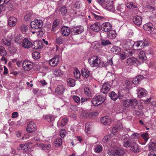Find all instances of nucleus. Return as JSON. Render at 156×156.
<instances>
[{"mask_svg": "<svg viewBox=\"0 0 156 156\" xmlns=\"http://www.w3.org/2000/svg\"><path fill=\"white\" fill-rule=\"evenodd\" d=\"M105 100V98L101 95H98L93 98L91 102L94 106H98L103 103Z\"/></svg>", "mask_w": 156, "mask_h": 156, "instance_id": "f257e3e1", "label": "nucleus"}, {"mask_svg": "<svg viewBox=\"0 0 156 156\" xmlns=\"http://www.w3.org/2000/svg\"><path fill=\"white\" fill-rule=\"evenodd\" d=\"M108 154L111 156H122L125 154L124 151L121 147H118L114 151L108 150Z\"/></svg>", "mask_w": 156, "mask_h": 156, "instance_id": "f03ea898", "label": "nucleus"}, {"mask_svg": "<svg viewBox=\"0 0 156 156\" xmlns=\"http://www.w3.org/2000/svg\"><path fill=\"white\" fill-rule=\"evenodd\" d=\"M88 62L92 67H98L101 63V60L97 56L91 57L88 59Z\"/></svg>", "mask_w": 156, "mask_h": 156, "instance_id": "7ed1b4c3", "label": "nucleus"}, {"mask_svg": "<svg viewBox=\"0 0 156 156\" xmlns=\"http://www.w3.org/2000/svg\"><path fill=\"white\" fill-rule=\"evenodd\" d=\"M43 25V22L40 20H36L31 22L30 26L32 29H40Z\"/></svg>", "mask_w": 156, "mask_h": 156, "instance_id": "20e7f679", "label": "nucleus"}, {"mask_svg": "<svg viewBox=\"0 0 156 156\" xmlns=\"http://www.w3.org/2000/svg\"><path fill=\"white\" fill-rule=\"evenodd\" d=\"M137 104V100L135 99H131L125 100L123 105L125 107H128L130 106H135Z\"/></svg>", "mask_w": 156, "mask_h": 156, "instance_id": "39448f33", "label": "nucleus"}, {"mask_svg": "<svg viewBox=\"0 0 156 156\" xmlns=\"http://www.w3.org/2000/svg\"><path fill=\"white\" fill-rule=\"evenodd\" d=\"M22 66L24 69L27 71L30 70L33 67V63L28 61H24L22 64Z\"/></svg>", "mask_w": 156, "mask_h": 156, "instance_id": "423d86ee", "label": "nucleus"}, {"mask_svg": "<svg viewBox=\"0 0 156 156\" xmlns=\"http://www.w3.org/2000/svg\"><path fill=\"white\" fill-rule=\"evenodd\" d=\"M37 130L36 124L33 122H30L27 127V130L28 133L35 132Z\"/></svg>", "mask_w": 156, "mask_h": 156, "instance_id": "0eeeda50", "label": "nucleus"}, {"mask_svg": "<svg viewBox=\"0 0 156 156\" xmlns=\"http://www.w3.org/2000/svg\"><path fill=\"white\" fill-rule=\"evenodd\" d=\"M137 92L138 97L139 98H141L145 97L147 95V92L144 88L138 87L136 89Z\"/></svg>", "mask_w": 156, "mask_h": 156, "instance_id": "6e6552de", "label": "nucleus"}, {"mask_svg": "<svg viewBox=\"0 0 156 156\" xmlns=\"http://www.w3.org/2000/svg\"><path fill=\"white\" fill-rule=\"evenodd\" d=\"M112 25L109 22H106L104 23L101 27L102 30L106 32H108L110 30H112Z\"/></svg>", "mask_w": 156, "mask_h": 156, "instance_id": "1a4fd4ad", "label": "nucleus"}, {"mask_svg": "<svg viewBox=\"0 0 156 156\" xmlns=\"http://www.w3.org/2000/svg\"><path fill=\"white\" fill-rule=\"evenodd\" d=\"M110 88V84L109 83H105L102 85L101 91L103 93L106 94L109 91Z\"/></svg>", "mask_w": 156, "mask_h": 156, "instance_id": "9d476101", "label": "nucleus"}, {"mask_svg": "<svg viewBox=\"0 0 156 156\" xmlns=\"http://www.w3.org/2000/svg\"><path fill=\"white\" fill-rule=\"evenodd\" d=\"M70 29L69 27L66 26H64L62 27L61 32L62 35L67 37L70 34Z\"/></svg>", "mask_w": 156, "mask_h": 156, "instance_id": "9b49d317", "label": "nucleus"}, {"mask_svg": "<svg viewBox=\"0 0 156 156\" xmlns=\"http://www.w3.org/2000/svg\"><path fill=\"white\" fill-rule=\"evenodd\" d=\"M59 61V57L56 55L54 58L49 60V64L52 67H55L57 66Z\"/></svg>", "mask_w": 156, "mask_h": 156, "instance_id": "f8f14e48", "label": "nucleus"}, {"mask_svg": "<svg viewBox=\"0 0 156 156\" xmlns=\"http://www.w3.org/2000/svg\"><path fill=\"white\" fill-rule=\"evenodd\" d=\"M43 45L41 41L37 40L34 41L31 47L33 49H39L42 48Z\"/></svg>", "mask_w": 156, "mask_h": 156, "instance_id": "ddd939ff", "label": "nucleus"}, {"mask_svg": "<svg viewBox=\"0 0 156 156\" xmlns=\"http://www.w3.org/2000/svg\"><path fill=\"white\" fill-rule=\"evenodd\" d=\"M133 21L136 25L139 26L141 24L142 18L140 16H136L133 17Z\"/></svg>", "mask_w": 156, "mask_h": 156, "instance_id": "4468645a", "label": "nucleus"}, {"mask_svg": "<svg viewBox=\"0 0 156 156\" xmlns=\"http://www.w3.org/2000/svg\"><path fill=\"white\" fill-rule=\"evenodd\" d=\"M101 123L105 125L110 126L111 124V120L109 117L105 116L101 118Z\"/></svg>", "mask_w": 156, "mask_h": 156, "instance_id": "2eb2a0df", "label": "nucleus"}, {"mask_svg": "<svg viewBox=\"0 0 156 156\" xmlns=\"http://www.w3.org/2000/svg\"><path fill=\"white\" fill-rule=\"evenodd\" d=\"M131 150L134 153H137L139 152L138 144L135 142H133L130 146Z\"/></svg>", "mask_w": 156, "mask_h": 156, "instance_id": "dca6fc26", "label": "nucleus"}, {"mask_svg": "<svg viewBox=\"0 0 156 156\" xmlns=\"http://www.w3.org/2000/svg\"><path fill=\"white\" fill-rule=\"evenodd\" d=\"M32 43L29 41L27 38H25L23 39L22 46L25 48H28L31 47Z\"/></svg>", "mask_w": 156, "mask_h": 156, "instance_id": "f3484780", "label": "nucleus"}, {"mask_svg": "<svg viewBox=\"0 0 156 156\" xmlns=\"http://www.w3.org/2000/svg\"><path fill=\"white\" fill-rule=\"evenodd\" d=\"M107 32V37L108 38L113 39L116 37L117 34L116 31L114 30H111Z\"/></svg>", "mask_w": 156, "mask_h": 156, "instance_id": "a211bd4d", "label": "nucleus"}, {"mask_svg": "<svg viewBox=\"0 0 156 156\" xmlns=\"http://www.w3.org/2000/svg\"><path fill=\"white\" fill-rule=\"evenodd\" d=\"M65 90V88L62 85H59L55 89V93L59 95L62 94Z\"/></svg>", "mask_w": 156, "mask_h": 156, "instance_id": "6ab92c4d", "label": "nucleus"}, {"mask_svg": "<svg viewBox=\"0 0 156 156\" xmlns=\"http://www.w3.org/2000/svg\"><path fill=\"white\" fill-rule=\"evenodd\" d=\"M90 28L92 30L98 32L100 30V23L98 22L95 23L94 24L91 25Z\"/></svg>", "mask_w": 156, "mask_h": 156, "instance_id": "aec40b11", "label": "nucleus"}, {"mask_svg": "<svg viewBox=\"0 0 156 156\" xmlns=\"http://www.w3.org/2000/svg\"><path fill=\"white\" fill-rule=\"evenodd\" d=\"M17 19L13 17H10L8 20V24L10 26L13 27L16 24Z\"/></svg>", "mask_w": 156, "mask_h": 156, "instance_id": "412c9836", "label": "nucleus"}, {"mask_svg": "<svg viewBox=\"0 0 156 156\" xmlns=\"http://www.w3.org/2000/svg\"><path fill=\"white\" fill-rule=\"evenodd\" d=\"M138 62L137 59L135 58H129L126 60V63L128 65H134Z\"/></svg>", "mask_w": 156, "mask_h": 156, "instance_id": "4be33fe9", "label": "nucleus"}, {"mask_svg": "<svg viewBox=\"0 0 156 156\" xmlns=\"http://www.w3.org/2000/svg\"><path fill=\"white\" fill-rule=\"evenodd\" d=\"M73 28L74 33L76 34H80L83 31V27L82 26H74Z\"/></svg>", "mask_w": 156, "mask_h": 156, "instance_id": "5701e85b", "label": "nucleus"}, {"mask_svg": "<svg viewBox=\"0 0 156 156\" xmlns=\"http://www.w3.org/2000/svg\"><path fill=\"white\" fill-rule=\"evenodd\" d=\"M131 140L129 138L126 137L124 139L123 145L126 147H128L130 146L131 144Z\"/></svg>", "mask_w": 156, "mask_h": 156, "instance_id": "b1692460", "label": "nucleus"}, {"mask_svg": "<svg viewBox=\"0 0 156 156\" xmlns=\"http://www.w3.org/2000/svg\"><path fill=\"white\" fill-rule=\"evenodd\" d=\"M82 75L86 78L88 77L90 75V71L87 69H84L81 70Z\"/></svg>", "mask_w": 156, "mask_h": 156, "instance_id": "393cba45", "label": "nucleus"}, {"mask_svg": "<svg viewBox=\"0 0 156 156\" xmlns=\"http://www.w3.org/2000/svg\"><path fill=\"white\" fill-rule=\"evenodd\" d=\"M153 26L152 23L149 22L147 23L143 26V28L146 31H149L151 30L153 27Z\"/></svg>", "mask_w": 156, "mask_h": 156, "instance_id": "a878e982", "label": "nucleus"}, {"mask_svg": "<svg viewBox=\"0 0 156 156\" xmlns=\"http://www.w3.org/2000/svg\"><path fill=\"white\" fill-rule=\"evenodd\" d=\"M143 78L142 75H140L137 76L135 77L133 80V83L134 84H136L139 83V82Z\"/></svg>", "mask_w": 156, "mask_h": 156, "instance_id": "bb28decb", "label": "nucleus"}, {"mask_svg": "<svg viewBox=\"0 0 156 156\" xmlns=\"http://www.w3.org/2000/svg\"><path fill=\"white\" fill-rule=\"evenodd\" d=\"M106 2V3L104 4L103 7H105V9L108 10H112L113 9V5L112 2L110 3L109 2Z\"/></svg>", "mask_w": 156, "mask_h": 156, "instance_id": "cd10ccee", "label": "nucleus"}, {"mask_svg": "<svg viewBox=\"0 0 156 156\" xmlns=\"http://www.w3.org/2000/svg\"><path fill=\"white\" fill-rule=\"evenodd\" d=\"M43 118L49 122L53 121L55 120L54 117L50 115H44L43 116Z\"/></svg>", "mask_w": 156, "mask_h": 156, "instance_id": "c85d7f7f", "label": "nucleus"}, {"mask_svg": "<svg viewBox=\"0 0 156 156\" xmlns=\"http://www.w3.org/2000/svg\"><path fill=\"white\" fill-rule=\"evenodd\" d=\"M120 51V48L119 47L115 46H114L111 49V52L115 54H118Z\"/></svg>", "mask_w": 156, "mask_h": 156, "instance_id": "c756f323", "label": "nucleus"}, {"mask_svg": "<svg viewBox=\"0 0 156 156\" xmlns=\"http://www.w3.org/2000/svg\"><path fill=\"white\" fill-rule=\"evenodd\" d=\"M109 96L112 100L114 101L116 100L118 98V95L113 91L110 93L109 94Z\"/></svg>", "mask_w": 156, "mask_h": 156, "instance_id": "7c9ffc66", "label": "nucleus"}, {"mask_svg": "<svg viewBox=\"0 0 156 156\" xmlns=\"http://www.w3.org/2000/svg\"><path fill=\"white\" fill-rule=\"evenodd\" d=\"M67 82L68 85L70 87H73L75 84V80L72 78L68 79L67 80Z\"/></svg>", "mask_w": 156, "mask_h": 156, "instance_id": "2f4dec72", "label": "nucleus"}, {"mask_svg": "<svg viewBox=\"0 0 156 156\" xmlns=\"http://www.w3.org/2000/svg\"><path fill=\"white\" fill-rule=\"evenodd\" d=\"M34 15L32 13H30L27 14L24 17L25 19L26 20H33L34 18Z\"/></svg>", "mask_w": 156, "mask_h": 156, "instance_id": "473e14b6", "label": "nucleus"}, {"mask_svg": "<svg viewBox=\"0 0 156 156\" xmlns=\"http://www.w3.org/2000/svg\"><path fill=\"white\" fill-rule=\"evenodd\" d=\"M92 124L90 122H87L86 123L85 125V130L86 132L89 133L88 132L92 128Z\"/></svg>", "mask_w": 156, "mask_h": 156, "instance_id": "72a5a7b5", "label": "nucleus"}, {"mask_svg": "<svg viewBox=\"0 0 156 156\" xmlns=\"http://www.w3.org/2000/svg\"><path fill=\"white\" fill-rule=\"evenodd\" d=\"M32 56L35 59H39L41 57L40 53L37 51L34 52L32 54Z\"/></svg>", "mask_w": 156, "mask_h": 156, "instance_id": "f704fd0d", "label": "nucleus"}, {"mask_svg": "<svg viewBox=\"0 0 156 156\" xmlns=\"http://www.w3.org/2000/svg\"><path fill=\"white\" fill-rule=\"evenodd\" d=\"M62 140L61 138H59L56 139L55 143L56 147L60 146L62 144Z\"/></svg>", "mask_w": 156, "mask_h": 156, "instance_id": "c9c22d12", "label": "nucleus"}, {"mask_svg": "<svg viewBox=\"0 0 156 156\" xmlns=\"http://www.w3.org/2000/svg\"><path fill=\"white\" fill-rule=\"evenodd\" d=\"M6 55V52L3 47L0 46V55L4 57Z\"/></svg>", "mask_w": 156, "mask_h": 156, "instance_id": "e433bc0d", "label": "nucleus"}, {"mask_svg": "<svg viewBox=\"0 0 156 156\" xmlns=\"http://www.w3.org/2000/svg\"><path fill=\"white\" fill-rule=\"evenodd\" d=\"M123 53L127 57L131 56L133 54L132 51L130 50H125Z\"/></svg>", "mask_w": 156, "mask_h": 156, "instance_id": "4c0bfd02", "label": "nucleus"}, {"mask_svg": "<svg viewBox=\"0 0 156 156\" xmlns=\"http://www.w3.org/2000/svg\"><path fill=\"white\" fill-rule=\"evenodd\" d=\"M74 75L75 78L78 79L80 76V74L78 69H76L74 71Z\"/></svg>", "mask_w": 156, "mask_h": 156, "instance_id": "58836bf2", "label": "nucleus"}, {"mask_svg": "<svg viewBox=\"0 0 156 156\" xmlns=\"http://www.w3.org/2000/svg\"><path fill=\"white\" fill-rule=\"evenodd\" d=\"M149 150L156 149V144L153 142H150L148 145Z\"/></svg>", "mask_w": 156, "mask_h": 156, "instance_id": "ea45409f", "label": "nucleus"}, {"mask_svg": "<svg viewBox=\"0 0 156 156\" xmlns=\"http://www.w3.org/2000/svg\"><path fill=\"white\" fill-rule=\"evenodd\" d=\"M139 57L140 59L142 60L146 59V56L144 52L143 51H141L139 54Z\"/></svg>", "mask_w": 156, "mask_h": 156, "instance_id": "a19ab883", "label": "nucleus"}, {"mask_svg": "<svg viewBox=\"0 0 156 156\" xmlns=\"http://www.w3.org/2000/svg\"><path fill=\"white\" fill-rule=\"evenodd\" d=\"M84 91L85 94L89 97H91V94L90 89L88 87H86L84 89Z\"/></svg>", "mask_w": 156, "mask_h": 156, "instance_id": "79ce46f5", "label": "nucleus"}, {"mask_svg": "<svg viewBox=\"0 0 156 156\" xmlns=\"http://www.w3.org/2000/svg\"><path fill=\"white\" fill-rule=\"evenodd\" d=\"M56 42L58 44H62L63 42V40L61 36L57 37L56 39Z\"/></svg>", "mask_w": 156, "mask_h": 156, "instance_id": "37998d69", "label": "nucleus"}, {"mask_svg": "<svg viewBox=\"0 0 156 156\" xmlns=\"http://www.w3.org/2000/svg\"><path fill=\"white\" fill-rule=\"evenodd\" d=\"M23 150L26 151H28V145L26 144H21L20 145V147Z\"/></svg>", "mask_w": 156, "mask_h": 156, "instance_id": "c03bdc74", "label": "nucleus"}, {"mask_svg": "<svg viewBox=\"0 0 156 156\" xmlns=\"http://www.w3.org/2000/svg\"><path fill=\"white\" fill-rule=\"evenodd\" d=\"M20 30L23 32H26L28 30L27 26L25 24H22L20 27Z\"/></svg>", "mask_w": 156, "mask_h": 156, "instance_id": "a18cd8bd", "label": "nucleus"}, {"mask_svg": "<svg viewBox=\"0 0 156 156\" xmlns=\"http://www.w3.org/2000/svg\"><path fill=\"white\" fill-rule=\"evenodd\" d=\"M111 43L109 41L107 40H102L101 44L102 45L106 46L108 44H111Z\"/></svg>", "mask_w": 156, "mask_h": 156, "instance_id": "49530a36", "label": "nucleus"}, {"mask_svg": "<svg viewBox=\"0 0 156 156\" xmlns=\"http://www.w3.org/2000/svg\"><path fill=\"white\" fill-rule=\"evenodd\" d=\"M141 136L143 138L145 142H147L149 138V135L147 133H143L142 135Z\"/></svg>", "mask_w": 156, "mask_h": 156, "instance_id": "de8ad7c7", "label": "nucleus"}, {"mask_svg": "<svg viewBox=\"0 0 156 156\" xmlns=\"http://www.w3.org/2000/svg\"><path fill=\"white\" fill-rule=\"evenodd\" d=\"M60 10L63 16L65 15L67 12V10L65 6H62Z\"/></svg>", "mask_w": 156, "mask_h": 156, "instance_id": "09e8293b", "label": "nucleus"}, {"mask_svg": "<svg viewBox=\"0 0 156 156\" xmlns=\"http://www.w3.org/2000/svg\"><path fill=\"white\" fill-rule=\"evenodd\" d=\"M55 75L57 76L60 75L62 74V71L60 69H55L54 72Z\"/></svg>", "mask_w": 156, "mask_h": 156, "instance_id": "8fccbe9b", "label": "nucleus"}, {"mask_svg": "<svg viewBox=\"0 0 156 156\" xmlns=\"http://www.w3.org/2000/svg\"><path fill=\"white\" fill-rule=\"evenodd\" d=\"M73 98L75 102L78 104H80V98L78 96H77L74 95L73 96Z\"/></svg>", "mask_w": 156, "mask_h": 156, "instance_id": "3c124183", "label": "nucleus"}, {"mask_svg": "<svg viewBox=\"0 0 156 156\" xmlns=\"http://www.w3.org/2000/svg\"><path fill=\"white\" fill-rule=\"evenodd\" d=\"M111 139V137L110 135H108L105 136L103 139V141L105 143L109 142Z\"/></svg>", "mask_w": 156, "mask_h": 156, "instance_id": "603ef678", "label": "nucleus"}, {"mask_svg": "<svg viewBox=\"0 0 156 156\" xmlns=\"http://www.w3.org/2000/svg\"><path fill=\"white\" fill-rule=\"evenodd\" d=\"M92 14L93 17L96 20H102L104 18L102 16H99L94 13H92Z\"/></svg>", "mask_w": 156, "mask_h": 156, "instance_id": "864d4df0", "label": "nucleus"}, {"mask_svg": "<svg viewBox=\"0 0 156 156\" xmlns=\"http://www.w3.org/2000/svg\"><path fill=\"white\" fill-rule=\"evenodd\" d=\"M95 151L96 153H100L102 151V147L100 145H98L95 148Z\"/></svg>", "mask_w": 156, "mask_h": 156, "instance_id": "5fc2aeb1", "label": "nucleus"}, {"mask_svg": "<svg viewBox=\"0 0 156 156\" xmlns=\"http://www.w3.org/2000/svg\"><path fill=\"white\" fill-rule=\"evenodd\" d=\"M118 98L120 100H123L126 99L124 95L119 92H118Z\"/></svg>", "mask_w": 156, "mask_h": 156, "instance_id": "6e6d98bb", "label": "nucleus"}, {"mask_svg": "<svg viewBox=\"0 0 156 156\" xmlns=\"http://www.w3.org/2000/svg\"><path fill=\"white\" fill-rule=\"evenodd\" d=\"M3 43L5 45L9 46L10 45L11 41L7 39H4L3 40Z\"/></svg>", "mask_w": 156, "mask_h": 156, "instance_id": "4d7b16f0", "label": "nucleus"}, {"mask_svg": "<svg viewBox=\"0 0 156 156\" xmlns=\"http://www.w3.org/2000/svg\"><path fill=\"white\" fill-rule=\"evenodd\" d=\"M68 121V119L67 118L63 119L61 121V126H64L67 123Z\"/></svg>", "mask_w": 156, "mask_h": 156, "instance_id": "13d9d810", "label": "nucleus"}, {"mask_svg": "<svg viewBox=\"0 0 156 156\" xmlns=\"http://www.w3.org/2000/svg\"><path fill=\"white\" fill-rule=\"evenodd\" d=\"M58 23H59L57 21V20L54 21L52 26V30H54V29L58 25Z\"/></svg>", "mask_w": 156, "mask_h": 156, "instance_id": "bf43d9fd", "label": "nucleus"}, {"mask_svg": "<svg viewBox=\"0 0 156 156\" xmlns=\"http://www.w3.org/2000/svg\"><path fill=\"white\" fill-rule=\"evenodd\" d=\"M86 115H88L89 118L94 117L95 115V114L93 112H88L86 113Z\"/></svg>", "mask_w": 156, "mask_h": 156, "instance_id": "052dcab7", "label": "nucleus"}, {"mask_svg": "<svg viewBox=\"0 0 156 156\" xmlns=\"http://www.w3.org/2000/svg\"><path fill=\"white\" fill-rule=\"evenodd\" d=\"M51 147V145L50 144H44V146L43 147V150H49Z\"/></svg>", "mask_w": 156, "mask_h": 156, "instance_id": "680f3d73", "label": "nucleus"}, {"mask_svg": "<svg viewBox=\"0 0 156 156\" xmlns=\"http://www.w3.org/2000/svg\"><path fill=\"white\" fill-rule=\"evenodd\" d=\"M66 131L64 129H62L60 132V135L62 138H64L65 136Z\"/></svg>", "mask_w": 156, "mask_h": 156, "instance_id": "e2e57ef3", "label": "nucleus"}, {"mask_svg": "<svg viewBox=\"0 0 156 156\" xmlns=\"http://www.w3.org/2000/svg\"><path fill=\"white\" fill-rule=\"evenodd\" d=\"M148 156H156V150L150 152Z\"/></svg>", "mask_w": 156, "mask_h": 156, "instance_id": "0e129e2a", "label": "nucleus"}, {"mask_svg": "<svg viewBox=\"0 0 156 156\" xmlns=\"http://www.w3.org/2000/svg\"><path fill=\"white\" fill-rule=\"evenodd\" d=\"M108 65L112 66L113 65L112 58H110V59H107Z\"/></svg>", "mask_w": 156, "mask_h": 156, "instance_id": "69168bd1", "label": "nucleus"}, {"mask_svg": "<svg viewBox=\"0 0 156 156\" xmlns=\"http://www.w3.org/2000/svg\"><path fill=\"white\" fill-rule=\"evenodd\" d=\"M18 116V114L17 112H15L12 113V117L13 118H17Z\"/></svg>", "mask_w": 156, "mask_h": 156, "instance_id": "338daca9", "label": "nucleus"}, {"mask_svg": "<svg viewBox=\"0 0 156 156\" xmlns=\"http://www.w3.org/2000/svg\"><path fill=\"white\" fill-rule=\"evenodd\" d=\"M133 114L134 115L139 116L140 115V112L138 111L135 110L133 112Z\"/></svg>", "mask_w": 156, "mask_h": 156, "instance_id": "774afa93", "label": "nucleus"}]
</instances>
